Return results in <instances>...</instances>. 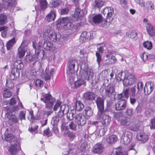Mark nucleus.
<instances>
[{
  "label": "nucleus",
  "mask_w": 155,
  "mask_h": 155,
  "mask_svg": "<svg viewBox=\"0 0 155 155\" xmlns=\"http://www.w3.org/2000/svg\"><path fill=\"white\" fill-rule=\"evenodd\" d=\"M80 53L81 57H84V62L82 61L80 63L81 69L78 74V80L74 83L76 88L85 84V82L83 79L89 80L92 78L94 74L92 70L88 68V65L86 63L87 60V54L84 50L81 51Z\"/></svg>",
  "instance_id": "f257e3e1"
},
{
  "label": "nucleus",
  "mask_w": 155,
  "mask_h": 155,
  "mask_svg": "<svg viewBox=\"0 0 155 155\" xmlns=\"http://www.w3.org/2000/svg\"><path fill=\"white\" fill-rule=\"evenodd\" d=\"M4 140L6 141H11L12 144L9 147L8 151L12 155H16L21 148L17 139L14 137V135L11 133L5 134Z\"/></svg>",
  "instance_id": "f03ea898"
},
{
  "label": "nucleus",
  "mask_w": 155,
  "mask_h": 155,
  "mask_svg": "<svg viewBox=\"0 0 155 155\" xmlns=\"http://www.w3.org/2000/svg\"><path fill=\"white\" fill-rule=\"evenodd\" d=\"M57 28L58 30L62 29L67 30H71L74 28V25L70 21L67 17H63L58 19L57 21Z\"/></svg>",
  "instance_id": "7ed1b4c3"
},
{
  "label": "nucleus",
  "mask_w": 155,
  "mask_h": 155,
  "mask_svg": "<svg viewBox=\"0 0 155 155\" xmlns=\"http://www.w3.org/2000/svg\"><path fill=\"white\" fill-rule=\"evenodd\" d=\"M41 34L45 38L47 37L48 39L53 42L59 41L61 37V35L59 32H56L46 29H43Z\"/></svg>",
  "instance_id": "20e7f679"
},
{
  "label": "nucleus",
  "mask_w": 155,
  "mask_h": 155,
  "mask_svg": "<svg viewBox=\"0 0 155 155\" xmlns=\"http://www.w3.org/2000/svg\"><path fill=\"white\" fill-rule=\"evenodd\" d=\"M75 65L78 67L79 64L77 61L76 60H70L68 62L67 73L68 77L70 79L73 80L75 76L74 68Z\"/></svg>",
  "instance_id": "39448f33"
},
{
  "label": "nucleus",
  "mask_w": 155,
  "mask_h": 155,
  "mask_svg": "<svg viewBox=\"0 0 155 155\" xmlns=\"http://www.w3.org/2000/svg\"><path fill=\"white\" fill-rule=\"evenodd\" d=\"M96 119L101 120L103 125H107L111 121V118L107 114V113L103 111L101 112H97L96 116Z\"/></svg>",
  "instance_id": "423d86ee"
},
{
  "label": "nucleus",
  "mask_w": 155,
  "mask_h": 155,
  "mask_svg": "<svg viewBox=\"0 0 155 155\" xmlns=\"http://www.w3.org/2000/svg\"><path fill=\"white\" fill-rule=\"evenodd\" d=\"M123 116V114L121 112L115 113L114 114V117L119 120L121 125L125 127L129 125L130 124V119L127 117H124L120 118Z\"/></svg>",
  "instance_id": "0eeeda50"
},
{
  "label": "nucleus",
  "mask_w": 155,
  "mask_h": 155,
  "mask_svg": "<svg viewBox=\"0 0 155 155\" xmlns=\"http://www.w3.org/2000/svg\"><path fill=\"white\" fill-rule=\"evenodd\" d=\"M41 100L45 104L46 107L49 109L52 107L55 101L54 98L52 97L50 94H48L43 95V97L41 98Z\"/></svg>",
  "instance_id": "6e6552de"
},
{
  "label": "nucleus",
  "mask_w": 155,
  "mask_h": 155,
  "mask_svg": "<svg viewBox=\"0 0 155 155\" xmlns=\"http://www.w3.org/2000/svg\"><path fill=\"white\" fill-rule=\"evenodd\" d=\"M4 107L5 110L7 111L5 116L8 119L10 125H13L14 124L17 123L18 122V119L15 114L10 112V108L9 109L7 106Z\"/></svg>",
  "instance_id": "1a4fd4ad"
},
{
  "label": "nucleus",
  "mask_w": 155,
  "mask_h": 155,
  "mask_svg": "<svg viewBox=\"0 0 155 155\" xmlns=\"http://www.w3.org/2000/svg\"><path fill=\"white\" fill-rule=\"evenodd\" d=\"M136 81V78L134 75L127 72L123 79V84L124 86L127 87L132 85Z\"/></svg>",
  "instance_id": "9d476101"
},
{
  "label": "nucleus",
  "mask_w": 155,
  "mask_h": 155,
  "mask_svg": "<svg viewBox=\"0 0 155 155\" xmlns=\"http://www.w3.org/2000/svg\"><path fill=\"white\" fill-rule=\"evenodd\" d=\"M134 145H132L130 147V148L126 150V151H124L123 152V150L122 148L121 147H118L117 148H114L113 149V153L114 155H128L127 152V150H128L129 151L132 150V152L135 155L137 153V151L134 149H133V147Z\"/></svg>",
  "instance_id": "9b49d317"
},
{
  "label": "nucleus",
  "mask_w": 155,
  "mask_h": 155,
  "mask_svg": "<svg viewBox=\"0 0 155 155\" xmlns=\"http://www.w3.org/2000/svg\"><path fill=\"white\" fill-rule=\"evenodd\" d=\"M132 133L131 132L125 131L122 134L121 142L124 145H127L132 139Z\"/></svg>",
  "instance_id": "f8f14e48"
},
{
  "label": "nucleus",
  "mask_w": 155,
  "mask_h": 155,
  "mask_svg": "<svg viewBox=\"0 0 155 155\" xmlns=\"http://www.w3.org/2000/svg\"><path fill=\"white\" fill-rule=\"evenodd\" d=\"M16 4L15 0H4L2 5L0 4V12L4 7L6 8L10 6L13 7V10H15V5Z\"/></svg>",
  "instance_id": "ddd939ff"
},
{
  "label": "nucleus",
  "mask_w": 155,
  "mask_h": 155,
  "mask_svg": "<svg viewBox=\"0 0 155 155\" xmlns=\"http://www.w3.org/2000/svg\"><path fill=\"white\" fill-rule=\"evenodd\" d=\"M74 121L79 126H83L86 123V117L82 114L76 115Z\"/></svg>",
  "instance_id": "4468645a"
},
{
  "label": "nucleus",
  "mask_w": 155,
  "mask_h": 155,
  "mask_svg": "<svg viewBox=\"0 0 155 155\" xmlns=\"http://www.w3.org/2000/svg\"><path fill=\"white\" fill-rule=\"evenodd\" d=\"M104 150L103 145L99 143H98L94 145L93 147L92 152L95 153L100 154L102 153Z\"/></svg>",
  "instance_id": "2eb2a0df"
},
{
  "label": "nucleus",
  "mask_w": 155,
  "mask_h": 155,
  "mask_svg": "<svg viewBox=\"0 0 155 155\" xmlns=\"http://www.w3.org/2000/svg\"><path fill=\"white\" fill-rule=\"evenodd\" d=\"M39 54V52L38 51L37 52H36V53L32 56L31 55H27L25 57V60L26 62H28L35 61V62L33 64L35 66L38 59Z\"/></svg>",
  "instance_id": "dca6fc26"
},
{
  "label": "nucleus",
  "mask_w": 155,
  "mask_h": 155,
  "mask_svg": "<svg viewBox=\"0 0 155 155\" xmlns=\"http://www.w3.org/2000/svg\"><path fill=\"white\" fill-rule=\"evenodd\" d=\"M127 106V101L124 99H122L117 101L115 104V109L117 110H121L125 108Z\"/></svg>",
  "instance_id": "f3484780"
},
{
  "label": "nucleus",
  "mask_w": 155,
  "mask_h": 155,
  "mask_svg": "<svg viewBox=\"0 0 155 155\" xmlns=\"http://www.w3.org/2000/svg\"><path fill=\"white\" fill-rule=\"evenodd\" d=\"M104 99L100 97H98L96 101L98 109V112L104 111Z\"/></svg>",
  "instance_id": "a211bd4d"
},
{
  "label": "nucleus",
  "mask_w": 155,
  "mask_h": 155,
  "mask_svg": "<svg viewBox=\"0 0 155 155\" xmlns=\"http://www.w3.org/2000/svg\"><path fill=\"white\" fill-rule=\"evenodd\" d=\"M113 9L111 7H107L104 8L103 13L104 15H107V20L109 18V20L112 21L113 18L111 17L112 15L114 13Z\"/></svg>",
  "instance_id": "6ab92c4d"
},
{
  "label": "nucleus",
  "mask_w": 155,
  "mask_h": 155,
  "mask_svg": "<svg viewBox=\"0 0 155 155\" xmlns=\"http://www.w3.org/2000/svg\"><path fill=\"white\" fill-rule=\"evenodd\" d=\"M54 72V70L53 68H51L49 70L48 68H46L45 73L43 75V78L44 79L47 81L50 79L51 76L53 75Z\"/></svg>",
  "instance_id": "aec40b11"
},
{
  "label": "nucleus",
  "mask_w": 155,
  "mask_h": 155,
  "mask_svg": "<svg viewBox=\"0 0 155 155\" xmlns=\"http://www.w3.org/2000/svg\"><path fill=\"white\" fill-rule=\"evenodd\" d=\"M56 17V14L55 11L51 10L50 12L46 15L45 20L48 22L53 21Z\"/></svg>",
  "instance_id": "412c9836"
},
{
  "label": "nucleus",
  "mask_w": 155,
  "mask_h": 155,
  "mask_svg": "<svg viewBox=\"0 0 155 155\" xmlns=\"http://www.w3.org/2000/svg\"><path fill=\"white\" fill-rule=\"evenodd\" d=\"M137 137L138 140L143 143H145L149 139L148 136L144 133L137 134Z\"/></svg>",
  "instance_id": "4be33fe9"
},
{
  "label": "nucleus",
  "mask_w": 155,
  "mask_h": 155,
  "mask_svg": "<svg viewBox=\"0 0 155 155\" xmlns=\"http://www.w3.org/2000/svg\"><path fill=\"white\" fill-rule=\"evenodd\" d=\"M144 10L147 12H149L150 10H153L154 8V5L153 3L151 2H147L146 3V5H144Z\"/></svg>",
  "instance_id": "5701e85b"
},
{
  "label": "nucleus",
  "mask_w": 155,
  "mask_h": 155,
  "mask_svg": "<svg viewBox=\"0 0 155 155\" xmlns=\"http://www.w3.org/2000/svg\"><path fill=\"white\" fill-rule=\"evenodd\" d=\"M105 93L106 96L110 97L113 93L114 90L113 86L109 84L105 88Z\"/></svg>",
  "instance_id": "b1692460"
},
{
  "label": "nucleus",
  "mask_w": 155,
  "mask_h": 155,
  "mask_svg": "<svg viewBox=\"0 0 155 155\" xmlns=\"http://www.w3.org/2000/svg\"><path fill=\"white\" fill-rule=\"evenodd\" d=\"M153 90V87L151 84L149 82L147 83L144 88V91L145 95H148L150 94Z\"/></svg>",
  "instance_id": "393cba45"
},
{
  "label": "nucleus",
  "mask_w": 155,
  "mask_h": 155,
  "mask_svg": "<svg viewBox=\"0 0 155 155\" xmlns=\"http://www.w3.org/2000/svg\"><path fill=\"white\" fill-rule=\"evenodd\" d=\"M42 44V41L41 42L40 41V40L39 41L38 39H37V41L33 42V48L35 50V52H37L38 51L39 52V50L41 48Z\"/></svg>",
  "instance_id": "a878e982"
},
{
  "label": "nucleus",
  "mask_w": 155,
  "mask_h": 155,
  "mask_svg": "<svg viewBox=\"0 0 155 155\" xmlns=\"http://www.w3.org/2000/svg\"><path fill=\"white\" fill-rule=\"evenodd\" d=\"M147 29L148 34L151 36H155V29L151 24H148L146 25Z\"/></svg>",
  "instance_id": "bb28decb"
},
{
  "label": "nucleus",
  "mask_w": 155,
  "mask_h": 155,
  "mask_svg": "<svg viewBox=\"0 0 155 155\" xmlns=\"http://www.w3.org/2000/svg\"><path fill=\"white\" fill-rule=\"evenodd\" d=\"M23 44L22 42L18 49V55L20 58H22L25 55L26 51L25 47L23 46Z\"/></svg>",
  "instance_id": "cd10ccee"
},
{
  "label": "nucleus",
  "mask_w": 155,
  "mask_h": 155,
  "mask_svg": "<svg viewBox=\"0 0 155 155\" xmlns=\"http://www.w3.org/2000/svg\"><path fill=\"white\" fill-rule=\"evenodd\" d=\"M107 130V129L106 127L104 126L100 127L97 128L96 133L98 136L101 137L104 135Z\"/></svg>",
  "instance_id": "c85d7f7f"
},
{
  "label": "nucleus",
  "mask_w": 155,
  "mask_h": 155,
  "mask_svg": "<svg viewBox=\"0 0 155 155\" xmlns=\"http://www.w3.org/2000/svg\"><path fill=\"white\" fill-rule=\"evenodd\" d=\"M14 66L16 68L14 69L16 71L17 69V71L19 72L18 70L22 69L24 67V64L21 60H17L14 62Z\"/></svg>",
  "instance_id": "c756f323"
},
{
  "label": "nucleus",
  "mask_w": 155,
  "mask_h": 155,
  "mask_svg": "<svg viewBox=\"0 0 155 155\" xmlns=\"http://www.w3.org/2000/svg\"><path fill=\"white\" fill-rule=\"evenodd\" d=\"M84 15L83 10H81L78 7L75 8V11L73 15V17L77 18L79 19L80 17L83 16Z\"/></svg>",
  "instance_id": "7c9ffc66"
},
{
  "label": "nucleus",
  "mask_w": 155,
  "mask_h": 155,
  "mask_svg": "<svg viewBox=\"0 0 155 155\" xmlns=\"http://www.w3.org/2000/svg\"><path fill=\"white\" fill-rule=\"evenodd\" d=\"M103 17L100 15H95L92 18L91 21L95 24H99L102 21Z\"/></svg>",
  "instance_id": "2f4dec72"
},
{
  "label": "nucleus",
  "mask_w": 155,
  "mask_h": 155,
  "mask_svg": "<svg viewBox=\"0 0 155 155\" xmlns=\"http://www.w3.org/2000/svg\"><path fill=\"white\" fill-rule=\"evenodd\" d=\"M84 98L87 100L92 101L95 97V94L91 92H88L84 94Z\"/></svg>",
  "instance_id": "473e14b6"
},
{
  "label": "nucleus",
  "mask_w": 155,
  "mask_h": 155,
  "mask_svg": "<svg viewBox=\"0 0 155 155\" xmlns=\"http://www.w3.org/2000/svg\"><path fill=\"white\" fill-rule=\"evenodd\" d=\"M127 71H120L117 74H116V78L118 81H120L124 79L127 73Z\"/></svg>",
  "instance_id": "72a5a7b5"
},
{
  "label": "nucleus",
  "mask_w": 155,
  "mask_h": 155,
  "mask_svg": "<svg viewBox=\"0 0 155 155\" xmlns=\"http://www.w3.org/2000/svg\"><path fill=\"white\" fill-rule=\"evenodd\" d=\"M118 139L117 136L115 134H112L107 138V142L110 144L114 143Z\"/></svg>",
  "instance_id": "f704fd0d"
},
{
  "label": "nucleus",
  "mask_w": 155,
  "mask_h": 155,
  "mask_svg": "<svg viewBox=\"0 0 155 155\" xmlns=\"http://www.w3.org/2000/svg\"><path fill=\"white\" fill-rule=\"evenodd\" d=\"M43 47L44 49L47 50H51L54 48L52 43L49 41L44 42Z\"/></svg>",
  "instance_id": "c9c22d12"
},
{
  "label": "nucleus",
  "mask_w": 155,
  "mask_h": 155,
  "mask_svg": "<svg viewBox=\"0 0 155 155\" xmlns=\"http://www.w3.org/2000/svg\"><path fill=\"white\" fill-rule=\"evenodd\" d=\"M104 4V2L101 0H95L93 4L95 8H101Z\"/></svg>",
  "instance_id": "e433bc0d"
},
{
  "label": "nucleus",
  "mask_w": 155,
  "mask_h": 155,
  "mask_svg": "<svg viewBox=\"0 0 155 155\" xmlns=\"http://www.w3.org/2000/svg\"><path fill=\"white\" fill-rule=\"evenodd\" d=\"M84 107L83 104L81 102L77 101L75 103L74 109L77 111H81Z\"/></svg>",
  "instance_id": "4c0bfd02"
},
{
  "label": "nucleus",
  "mask_w": 155,
  "mask_h": 155,
  "mask_svg": "<svg viewBox=\"0 0 155 155\" xmlns=\"http://www.w3.org/2000/svg\"><path fill=\"white\" fill-rule=\"evenodd\" d=\"M19 75V73L17 69L15 71L14 69H12V70L11 74L10 75V78L12 80H14L18 77Z\"/></svg>",
  "instance_id": "58836bf2"
},
{
  "label": "nucleus",
  "mask_w": 155,
  "mask_h": 155,
  "mask_svg": "<svg viewBox=\"0 0 155 155\" xmlns=\"http://www.w3.org/2000/svg\"><path fill=\"white\" fill-rule=\"evenodd\" d=\"M66 108L67 110L68 109V106L66 105H62L60 106V110L58 112V116L59 117H60L61 116H63L64 114V112Z\"/></svg>",
  "instance_id": "ea45409f"
},
{
  "label": "nucleus",
  "mask_w": 155,
  "mask_h": 155,
  "mask_svg": "<svg viewBox=\"0 0 155 155\" xmlns=\"http://www.w3.org/2000/svg\"><path fill=\"white\" fill-rule=\"evenodd\" d=\"M112 21L111 19L110 21L109 20V18L107 20V18L106 20H103V19L102 21H101L102 26L105 28H107L109 26L110 24L111 23L110 22Z\"/></svg>",
  "instance_id": "a19ab883"
},
{
  "label": "nucleus",
  "mask_w": 155,
  "mask_h": 155,
  "mask_svg": "<svg viewBox=\"0 0 155 155\" xmlns=\"http://www.w3.org/2000/svg\"><path fill=\"white\" fill-rule=\"evenodd\" d=\"M15 42V38H13L12 39L9 40L7 44V49L8 50H10Z\"/></svg>",
  "instance_id": "79ce46f5"
},
{
  "label": "nucleus",
  "mask_w": 155,
  "mask_h": 155,
  "mask_svg": "<svg viewBox=\"0 0 155 155\" xmlns=\"http://www.w3.org/2000/svg\"><path fill=\"white\" fill-rule=\"evenodd\" d=\"M36 2L39 1L41 7L42 9H45L47 7L48 3L46 0H36Z\"/></svg>",
  "instance_id": "37998d69"
},
{
  "label": "nucleus",
  "mask_w": 155,
  "mask_h": 155,
  "mask_svg": "<svg viewBox=\"0 0 155 155\" xmlns=\"http://www.w3.org/2000/svg\"><path fill=\"white\" fill-rule=\"evenodd\" d=\"M7 21V18L6 16L3 14L0 15V25H3L5 24Z\"/></svg>",
  "instance_id": "c03bdc74"
},
{
  "label": "nucleus",
  "mask_w": 155,
  "mask_h": 155,
  "mask_svg": "<svg viewBox=\"0 0 155 155\" xmlns=\"http://www.w3.org/2000/svg\"><path fill=\"white\" fill-rule=\"evenodd\" d=\"M2 92L3 96L5 98L9 97L12 95L11 92L6 88H5L3 90Z\"/></svg>",
  "instance_id": "a18cd8bd"
},
{
  "label": "nucleus",
  "mask_w": 155,
  "mask_h": 155,
  "mask_svg": "<svg viewBox=\"0 0 155 155\" xmlns=\"http://www.w3.org/2000/svg\"><path fill=\"white\" fill-rule=\"evenodd\" d=\"M84 112L87 116V118L88 117H89L93 114V112L91 108L89 107H86L85 108Z\"/></svg>",
  "instance_id": "49530a36"
},
{
  "label": "nucleus",
  "mask_w": 155,
  "mask_h": 155,
  "mask_svg": "<svg viewBox=\"0 0 155 155\" xmlns=\"http://www.w3.org/2000/svg\"><path fill=\"white\" fill-rule=\"evenodd\" d=\"M117 61V60L115 57L114 56H111L110 58L107 59L106 60V63L109 64L114 63L116 62Z\"/></svg>",
  "instance_id": "de8ad7c7"
},
{
  "label": "nucleus",
  "mask_w": 155,
  "mask_h": 155,
  "mask_svg": "<svg viewBox=\"0 0 155 155\" xmlns=\"http://www.w3.org/2000/svg\"><path fill=\"white\" fill-rule=\"evenodd\" d=\"M143 45L144 48L148 50H150L152 48V43L150 41H148L144 42Z\"/></svg>",
  "instance_id": "09e8293b"
},
{
  "label": "nucleus",
  "mask_w": 155,
  "mask_h": 155,
  "mask_svg": "<svg viewBox=\"0 0 155 155\" xmlns=\"http://www.w3.org/2000/svg\"><path fill=\"white\" fill-rule=\"evenodd\" d=\"M87 33L86 31L83 32L81 34L80 37V41L81 42H85L86 40V37L87 36Z\"/></svg>",
  "instance_id": "8fccbe9b"
},
{
  "label": "nucleus",
  "mask_w": 155,
  "mask_h": 155,
  "mask_svg": "<svg viewBox=\"0 0 155 155\" xmlns=\"http://www.w3.org/2000/svg\"><path fill=\"white\" fill-rule=\"evenodd\" d=\"M136 87V88L137 89V92L138 93L142 91L143 88V84L140 82H139L137 83V85L134 86Z\"/></svg>",
  "instance_id": "3c124183"
},
{
  "label": "nucleus",
  "mask_w": 155,
  "mask_h": 155,
  "mask_svg": "<svg viewBox=\"0 0 155 155\" xmlns=\"http://www.w3.org/2000/svg\"><path fill=\"white\" fill-rule=\"evenodd\" d=\"M96 55L97 57V61L99 65L100 63L101 62L102 60V55L101 53H99L98 51H96Z\"/></svg>",
  "instance_id": "603ef678"
},
{
  "label": "nucleus",
  "mask_w": 155,
  "mask_h": 155,
  "mask_svg": "<svg viewBox=\"0 0 155 155\" xmlns=\"http://www.w3.org/2000/svg\"><path fill=\"white\" fill-rule=\"evenodd\" d=\"M130 96H135L136 88L134 86L132 87L130 89Z\"/></svg>",
  "instance_id": "864d4df0"
},
{
  "label": "nucleus",
  "mask_w": 155,
  "mask_h": 155,
  "mask_svg": "<svg viewBox=\"0 0 155 155\" xmlns=\"http://www.w3.org/2000/svg\"><path fill=\"white\" fill-rule=\"evenodd\" d=\"M134 110L133 109L129 108L127 109L125 111L126 115L129 117H131L133 115Z\"/></svg>",
  "instance_id": "5fc2aeb1"
},
{
  "label": "nucleus",
  "mask_w": 155,
  "mask_h": 155,
  "mask_svg": "<svg viewBox=\"0 0 155 155\" xmlns=\"http://www.w3.org/2000/svg\"><path fill=\"white\" fill-rule=\"evenodd\" d=\"M6 86L10 89H12L14 87V85L13 82L12 81L7 80L6 83Z\"/></svg>",
  "instance_id": "6e6d98bb"
},
{
  "label": "nucleus",
  "mask_w": 155,
  "mask_h": 155,
  "mask_svg": "<svg viewBox=\"0 0 155 155\" xmlns=\"http://www.w3.org/2000/svg\"><path fill=\"white\" fill-rule=\"evenodd\" d=\"M51 4V6L52 7H56L58 6L59 5V1L56 0L54 1L52 0L50 2Z\"/></svg>",
  "instance_id": "4d7b16f0"
},
{
  "label": "nucleus",
  "mask_w": 155,
  "mask_h": 155,
  "mask_svg": "<svg viewBox=\"0 0 155 155\" xmlns=\"http://www.w3.org/2000/svg\"><path fill=\"white\" fill-rule=\"evenodd\" d=\"M69 9L68 8H66L62 9L61 10V15H66L68 13Z\"/></svg>",
  "instance_id": "13d9d810"
},
{
  "label": "nucleus",
  "mask_w": 155,
  "mask_h": 155,
  "mask_svg": "<svg viewBox=\"0 0 155 155\" xmlns=\"http://www.w3.org/2000/svg\"><path fill=\"white\" fill-rule=\"evenodd\" d=\"M75 113H74L73 112H71L68 115H67V117L69 120H72L74 119V117L75 118Z\"/></svg>",
  "instance_id": "bf43d9fd"
},
{
  "label": "nucleus",
  "mask_w": 155,
  "mask_h": 155,
  "mask_svg": "<svg viewBox=\"0 0 155 155\" xmlns=\"http://www.w3.org/2000/svg\"><path fill=\"white\" fill-rule=\"evenodd\" d=\"M25 114L26 113L25 112L23 111H21L20 112L19 114V117L21 120L25 119Z\"/></svg>",
  "instance_id": "052dcab7"
},
{
  "label": "nucleus",
  "mask_w": 155,
  "mask_h": 155,
  "mask_svg": "<svg viewBox=\"0 0 155 155\" xmlns=\"http://www.w3.org/2000/svg\"><path fill=\"white\" fill-rule=\"evenodd\" d=\"M124 94L126 98H128L130 94V89L129 88H127L124 91Z\"/></svg>",
  "instance_id": "680f3d73"
},
{
  "label": "nucleus",
  "mask_w": 155,
  "mask_h": 155,
  "mask_svg": "<svg viewBox=\"0 0 155 155\" xmlns=\"http://www.w3.org/2000/svg\"><path fill=\"white\" fill-rule=\"evenodd\" d=\"M35 83L36 86L38 87H40L43 85V82L39 79H37L35 81Z\"/></svg>",
  "instance_id": "e2e57ef3"
},
{
  "label": "nucleus",
  "mask_w": 155,
  "mask_h": 155,
  "mask_svg": "<svg viewBox=\"0 0 155 155\" xmlns=\"http://www.w3.org/2000/svg\"><path fill=\"white\" fill-rule=\"evenodd\" d=\"M69 127L71 129L74 130L76 129V126L73 122L72 121L69 124Z\"/></svg>",
  "instance_id": "0e129e2a"
},
{
  "label": "nucleus",
  "mask_w": 155,
  "mask_h": 155,
  "mask_svg": "<svg viewBox=\"0 0 155 155\" xmlns=\"http://www.w3.org/2000/svg\"><path fill=\"white\" fill-rule=\"evenodd\" d=\"M58 119L57 117H54L52 118L51 123L52 124L53 126L57 124L58 123Z\"/></svg>",
  "instance_id": "69168bd1"
},
{
  "label": "nucleus",
  "mask_w": 155,
  "mask_h": 155,
  "mask_svg": "<svg viewBox=\"0 0 155 155\" xmlns=\"http://www.w3.org/2000/svg\"><path fill=\"white\" fill-rule=\"evenodd\" d=\"M29 116L28 117V119L30 120V121L33 122L34 120V117L33 115V112L31 111L29 112Z\"/></svg>",
  "instance_id": "338daca9"
},
{
  "label": "nucleus",
  "mask_w": 155,
  "mask_h": 155,
  "mask_svg": "<svg viewBox=\"0 0 155 155\" xmlns=\"http://www.w3.org/2000/svg\"><path fill=\"white\" fill-rule=\"evenodd\" d=\"M151 124L150 127L151 129L155 128V117L151 120Z\"/></svg>",
  "instance_id": "774afa93"
}]
</instances>
